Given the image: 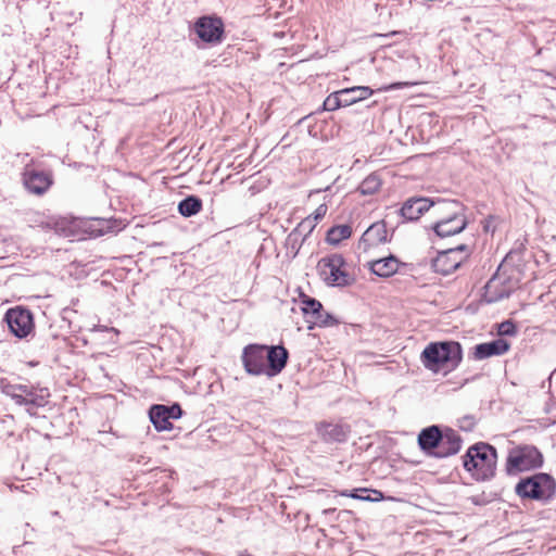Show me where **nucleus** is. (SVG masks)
I'll return each mask as SVG.
<instances>
[{
  "instance_id": "obj_1",
  "label": "nucleus",
  "mask_w": 556,
  "mask_h": 556,
  "mask_svg": "<svg viewBox=\"0 0 556 556\" xmlns=\"http://www.w3.org/2000/svg\"><path fill=\"white\" fill-rule=\"evenodd\" d=\"M463 359V349L456 341H438L429 343L420 355L425 368L444 375L455 370Z\"/></svg>"
},
{
  "instance_id": "obj_2",
  "label": "nucleus",
  "mask_w": 556,
  "mask_h": 556,
  "mask_svg": "<svg viewBox=\"0 0 556 556\" xmlns=\"http://www.w3.org/2000/svg\"><path fill=\"white\" fill-rule=\"evenodd\" d=\"M497 452L489 443L479 442L471 445L463 456L464 468L471 472L476 480H490L496 470Z\"/></svg>"
},
{
  "instance_id": "obj_3",
  "label": "nucleus",
  "mask_w": 556,
  "mask_h": 556,
  "mask_svg": "<svg viewBox=\"0 0 556 556\" xmlns=\"http://www.w3.org/2000/svg\"><path fill=\"white\" fill-rule=\"evenodd\" d=\"M318 271L326 285L348 287L354 282L353 276L346 270V262L341 254L334 253L318 262Z\"/></svg>"
},
{
  "instance_id": "obj_4",
  "label": "nucleus",
  "mask_w": 556,
  "mask_h": 556,
  "mask_svg": "<svg viewBox=\"0 0 556 556\" xmlns=\"http://www.w3.org/2000/svg\"><path fill=\"white\" fill-rule=\"evenodd\" d=\"M543 464L542 453L533 445H519L508 453L505 470L508 476L540 468Z\"/></svg>"
},
{
  "instance_id": "obj_5",
  "label": "nucleus",
  "mask_w": 556,
  "mask_h": 556,
  "mask_svg": "<svg viewBox=\"0 0 556 556\" xmlns=\"http://www.w3.org/2000/svg\"><path fill=\"white\" fill-rule=\"evenodd\" d=\"M555 480L548 473H535L521 479L515 486V492L522 498L544 500L555 491Z\"/></svg>"
},
{
  "instance_id": "obj_6",
  "label": "nucleus",
  "mask_w": 556,
  "mask_h": 556,
  "mask_svg": "<svg viewBox=\"0 0 556 556\" xmlns=\"http://www.w3.org/2000/svg\"><path fill=\"white\" fill-rule=\"evenodd\" d=\"M4 320L10 331L18 339H25L34 331V316L28 308L22 306L10 308L5 313Z\"/></svg>"
},
{
  "instance_id": "obj_7",
  "label": "nucleus",
  "mask_w": 556,
  "mask_h": 556,
  "mask_svg": "<svg viewBox=\"0 0 556 556\" xmlns=\"http://www.w3.org/2000/svg\"><path fill=\"white\" fill-rule=\"evenodd\" d=\"M504 265L498 266L497 271L491 277L484 287L483 299L486 303H496L509 298L515 290V285L508 277H504L500 270Z\"/></svg>"
},
{
  "instance_id": "obj_8",
  "label": "nucleus",
  "mask_w": 556,
  "mask_h": 556,
  "mask_svg": "<svg viewBox=\"0 0 556 556\" xmlns=\"http://www.w3.org/2000/svg\"><path fill=\"white\" fill-rule=\"evenodd\" d=\"M302 311L306 320L318 327H329L338 324V320L323 307V304L306 294L301 295Z\"/></svg>"
},
{
  "instance_id": "obj_9",
  "label": "nucleus",
  "mask_w": 556,
  "mask_h": 556,
  "mask_svg": "<svg viewBox=\"0 0 556 556\" xmlns=\"http://www.w3.org/2000/svg\"><path fill=\"white\" fill-rule=\"evenodd\" d=\"M198 37L207 43H219L224 38V23L217 16H202L194 23Z\"/></svg>"
},
{
  "instance_id": "obj_10",
  "label": "nucleus",
  "mask_w": 556,
  "mask_h": 556,
  "mask_svg": "<svg viewBox=\"0 0 556 556\" xmlns=\"http://www.w3.org/2000/svg\"><path fill=\"white\" fill-rule=\"evenodd\" d=\"M468 251L469 248L466 244H459L454 249L442 251L432 260L431 267L435 273L444 276L450 275L456 270L463 262V257H459L458 254L462 252L468 253Z\"/></svg>"
},
{
  "instance_id": "obj_11",
  "label": "nucleus",
  "mask_w": 556,
  "mask_h": 556,
  "mask_svg": "<svg viewBox=\"0 0 556 556\" xmlns=\"http://www.w3.org/2000/svg\"><path fill=\"white\" fill-rule=\"evenodd\" d=\"M242 362L248 374L267 376L266 345L250 344L244 348Z\"/></svg>"
},
{
  "instance_id": "obj_12",
  "label": "nucleus",
  "mask_w": 556,
  "mask_h": 556,
  "mask_svg": "<svg viewBox=\"0 0 556 556\" xmlns=\"http://www.w3.org/2000/svg\"><path fill=\"white\" fill-rule=\"evenodd\" d=\"M52 182V176L47 172L26 166L23 173V184L30 193L41 195Z\"/></svg>"
},
{
  "instance_id": "obj_13",
  "label": "nucleus",
  "mask_w": 556,
  "mask_h": 556,
  "mask_svg": "<svg viewBox=\"0 0 556 556\" xmlns=\"http://www.w3.org/2000/svg\"><path fill=\"white\" fill-rule=\"evenodd\" d=\"M442 441V429L432 425L424 428L417 438L419 448L428 456L434 457Z\"/></svg>"
},
{
  "instance_id": "obj_14",
  "label": "nucleus",
  "mask_w": 556,
  "mask_h": 556,
  "mask_svg": "<svg viewBox=\"0 0 556 556\" xmlns=\"http://www.w3.org/2000/svg\"><path fill=\"white\" fill-rule=\"evenodd\" d=\"M388 241L389 238L386 223L380 220L374 223L365 230L361 237L358 247L363 248L364 251H368L370 248L378 247L379 244L387 243Z\"/></svg>"
},
{
  "instance_id": "obj_15",
  "label": "nucleus",
  "mask_w": 556,
  "mask_h": 556,
  "mask_svg": "<svg viewBox=\"0 0 556 556\" xmlns=\"http://www.w3.org/2000/svg\"><path fill=\"white\" fill-rule=\"evenodd\" d=\"M289 358V352L282 345L266 346L267 377H275L282 371Z\"/></svg>"
},
{
  "instance_id": "obj_16",
  "label": "nucleus",
  "mask_w": 556,
  "mask_h": 556,
  "mask_svg": "<svg viewBox=\"0 0 556 556\" xmlns=\"http://www.w3.org/2000/svg\"><path fill=\"white\" fill-rule=\"evenodd\" d=\"M463 440L460 435L451 428L442 431V441L440 443L435 458H446L457 454L462 448Z\"/></svg>"
},
{
  "instance_id": "obj_17",
  "label": "nucleus",
  "mask_w": 556,
  "mask_h": 556,
  "mask_svg": "<svg viewBox=\"0 0 556 556\" xmlns=\"http://www.w3.org/2000/svg\"><path fill=\"white\" fill-rule=\"evenodd\" d=\"M432 206L438 219L466 218L465 206L457 200H439Z\"/></svg>"
},
{
  "instance_id": "obj_18",
  "label": "nucleus",
  "mask_w": 556,
  "mask_h": 556,
  "mask_svg": "<svg viewBox=\"0 0 556 556\" xmlns=\"http://www.w3.org/2000/svg\"><path fill=\"white\" fill-rule=\"evenodd\" d=\"M432 205H434V202L428 198H410L404 202L401 215L407 220H417Z\"/></svg>"
},
{
  "instance_id": "obj_19",
  "label": "nucleus",
  "mask_w": 556,
  "mask_h": 556,
  "mask_svg": "<svg viewBox=\"0 0 556 556\" xmlns=\"http://www.w3.org/2000/svg\"><path fill=\"white\" fill-rule=\"evenodd\" d=\"M510 348V344L500 338L490 342L477 344L473 351V357L476 359H485L491 356H498L505 354Z\"/></svg>"
},
{
  "instance_id": "obj_20",
  "label": "nucleus",
  "mask_w": 556,
  "mask_h": 556,
  "mask_svg": "<svg viewBox=\"0 0 556 556\" xmlns=\"http://www.w3.org/2000/svg\"><path fill=\"white\" fill-rule=\"evenodd\" d=\"M318 435L327 443L344 442L348 439L349 428L340 424L321 422L317 426Z\"/></svg>"
},
{
  "instance_id": "obj_21",
  "label": "nucleus",
  "mask_w": 556,
  "mask_h": 556,
  "mask_svg": "<svg viewBox=\"0 0 556 556\" xmlns=\"http://www.w3.org/2000/svg\"><path fill=\"white\" fill-rule=\"evenodd\" d=\"M467 224V218L438 219L432 225V230L438 237L446 238L462 232Z\"/></svg>"
},
{
  "instance_id": "obj_22",
  "label": "nucleus",
  "mask_w": 556,
  "mask_h": 556,
  "mask_svg": "<svg viewBox=\"0 0 556 556\" xmlns=\"http://www.w3.org/2000/svg\"><path fill=\"white\" fill-rule=\"evenodd\" d=\"M369 269L378 277L388 278L399 270L400 261L392 254L368 263Z\"/></svg>"
},
{
  "instance_id": "obj_23",
  "label": "nucleus",
  "mask_w": 556,
  "mask_h": 556,
  "mask_svg": "<svg viewBox=\"0 0 556 556\" xmlns=\"http://www.w3.org/2000/svg\"><path fill=\"white\" fill-rule=\"evenodd\" d=\"M315 227V219L307 216L288 235L287 244L295 248L298 243H302L312 233Z\"/></svg>"
},
{
  "instance_id": "obj_24",
  "label": "nucleus",
  "mask_w": 556,
  "mask_h": 556,
  "mask_svg": "<svg viewBox=\"0 0 556 556\" xmlns=\"http://www.w3.org/2000/svg\"><path fill=\"white\" fill-rule=\"evenodd\" d=\"M166 406L161 404L152 405L149 409V418L157 431L170 430L173 424L168 414L165 412Z\"/></svg>"
},
{
  "instance_id": "obj_25",
  "label": "nucleus",
  "mask_w": 556,
  "mask_h": 556,
  "mask_svg": "<svg viewBox=\"0 0 556 556\" xmlns=\"http://www.w3.org/2000/svg\"><path fill=\"white\" fill-rule=\"evenodd\" d=\"M343 98V105H352L363 101L374 93V90L367 86H355L340 90Z\"/></svg>"
},
{
  "instance_id": "obj_26",
  "label": "nucleus",
  "mask_w": 556,
  "mask_h": 556,
  "mask_svg": "<svg viewBox=\"0 0 556 556\" xmlns=\"http://www.w3.org/2000/svg\"><path fill=\"white\" fill-rule=\"evenodd\" d=\"M202 208V200L197 195H188L178 204V212L184 217H191L198 214Z\"/></svg>"
},
{
  "instance_id": "obj_27",
  "label": "nucleus",
  "mask_w": 556,
  "mask_h": 556,
  "mask_svg": "<svg viewBox=\"0 0 556 556\" xmlns=\"http://www.w3.org/2000/svg\"><path fill=\"white\" fill-rule=\"evenodd\" d=\"M341 495L367 502H379L383 500L382 492L366 488L354 489L351 493H349L348 491H343Z\"/></svg>"
},
{
  "instance_id": "obj_28",
  "label": "nucleus",
  "mask_w": 556,
  "mask_h": 556,
  "mask_svg": "<svg viewBox=\"0 0 556 556\" xmlns=\"http://www.w3.org/2000/svg\"><path fill=\"white\" fill-rule=\"evenodd\" d=\"M352 228L350 225H337L327 232V241L330 244H339L342 240L350 238Z\"/></svg>"
},
{
  "instance_id": "obj_29",
  "label": "nucleus",
  "mask_w": 556,
  "mask_h": 556,
  "mask_svg": "<svg viewBox=\"0 0 556 556\" xmlns=\"http://www.w3.org/2000/svg\"><path fill=\"white\" fill-rule=\"evenodd\" d=\"M49 394H38L36 392V388L30 386L28 388V392L25 393V397L27 400L28 408H26L27 413L30 415H35V412H33L34 407H43L48 403Z\"/></svg>"
},
{
  "instance_id": "obj_30",
  "label": "nucleus",
  "mask_w": 556,
  "mask_h": 556,
  "mask_svg": "<svg viewBox=\"0 0 556 556\" xmlns=\"http://www.w3.org/2000/svg\"><path fill=\"white\" fill-rule=\"evenodd\" d=\"M380 186L381 179L379 175L372 173L361 182L358 190L364 195H371L379 190Z\"/></svg>"
},
{
  "instance_id": "obj_31",
  "label": "nucleus",
  "mask_w": 556,
  "mask_h": 556,
  "mask_svg": "<svg viewBox=\"0 0 556 556\" xmlns=\"http://www.w3.org/2000/svg\"><path fill=\"white\" fill-rule=\"evenodd\" d=\"M343 106V98L340 90L330 93L323 103L324 111H334Z\"/></svg>"
},
{
  "instance_id": "obj_32",
  "label": "nucleus",
  "mask_w": 556,
  "mask_h": 556,
  "mask_svg": "<svg viewBox=\"0 0 556 556\" xmlns=\"http://www.w3.org/2000/svg\"><path fill=\"white\" fill-rule=\"evenodd\" d=\"M30 386L27 384H12V383H5L1 387L2 393H20L25 395L26 392H28V388Z\"/></svg>"
},
{
  "instance_id": "obj_33",
  "label": "nucleus",
  "mask_w": 556,
  "mask_h": 556,
  "mask_svg": "<svg viewBox=\"0 0 556 556\" xmlns=\"http://www.w3.org/2000/svg\"><path fill=\"white\" fill-rule=\"evenodd\" d=\"M516 332H517V327L510 320L503 321L498 326V333L501 336H514V334H516Z\"/></svg>"
},
{
  "instance_id": "obj_34",
  "label": "nucleus",
  "mask_w": 556,
  "mask_h": 556,
  "mask_svg": "<svg viewBox=\"0 0 556 556\" xmlns=\"http://www.w3.org/2000/svg\"><path fill=\"white\" fill-rule=\"evenodd\" d=\"M165 412L168 414L170 419H178L182 415V409H181L180 405L177 403H175L170 406H166Z\"/></svg>"
},
{
  "instance_id": "obj_35",
  "label": "nucleus",
  "mask_w": 556,
  "mask_h": 556,
  "mask_svg": "<svg viewBox=\"0 0 556 556\" xmlns=\"http://www.w3.org/2000/svg\"><path fill=\"white\" fill-rule=\"evenodd\" d=\"M327 205L326 204H320L314 212V215H309L308 217L311 219H315V224H317L318 220L323 219L324 216L326 215L327 213Z\"/></svg>"
},
{
  "instance_id": "obj_36",
  "label": "nucleus",
  "mask_w": 556,
  "mask_h": 556,
  "mask_svg": "<svg viewBox=\"0 0 556 556\" xmlns=\"http://www.w3.org/2000/svg\"><path fill=\"white\" fill-rule=\"evenodd\" d=\"M7 396L11 397L15 404L17 405H21V406H26V408H28V404H27V400L25 397V395L23 394H17V393H4Z\"/></svg>"
},
{
  "instance_id": "obj_37",
  "label": "nucleus",
  "mask_w": 556,
  "mask_h": 556,
  "mask_svg": "<svg viewBox=\"0 0 556 556\" xmlns=\"http://www.w3.org/2000/svg\"><path fill=\"white\" fill-rule=\"evenodd\" d=\"M408 84L407 83H395V84H392L389 89H400L402 88L403 86H407Z\"/></svg>"
},
{
  "instance_id": "obj_38",
  "label": "nucleus",
  "mask_w": 556,
  "mask_h": 556,
  "mask_svg": "<svg viewBox=\"0 0 556 556\" xmlns=\"http://www.w3.org/2000/svg\"><path fill=\"white\" fill-rule=\"evenodd\" d=\"M366 496H369V498H375V497H376V494H372V493H366Z\"/></svg>"
},
{
  "instance_id": "obj_39",
  "label": "nucleus",
  "mask_w": 556,
  "mask_h": 556,
  "mask_svg": "<svg viewBox=\"0 0 556 556\" xmlns=\"http://www.w3.org/2000/svg\"><path fill=\"white\" fill-rule=\"evenodd\" d=\"M366 496H369V498H375V497H376V494H372V493H366Z\"/></svg>"
},
{
  "instance_id": "obj_40",
  "label": "nucleus",
  "mask_w": 556,
  "mask_h": 556,
  "mask_svg": "<svg viewBox=\"0 0 556 556\" xmlns=\"http://www.w3.org/2000/svg\"><path fill=\"white\" fill-rule=\"evenodd\" d=\"M511 256V252L509 254H507V256L505 257L504 262H507V260Z\"/></svg>"
}]
</instances>
